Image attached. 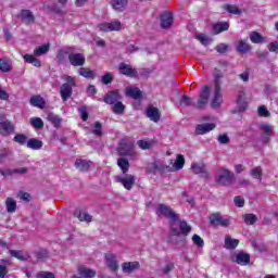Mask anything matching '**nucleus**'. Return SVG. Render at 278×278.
<instances>
[{
    "mask_svg": "<svg viewBox=\"0 0 278 278\" xmlns=\"http://www.w3.org/2000/svg\"><path fill=\"white\" fill-rule=\"evenodd\" d=\"M117 153L119 157H128V160H136L138 152H136V146L129 138L121 139L117 147Z\"/></svg>",
    "mask_w": 278,
    "mask_h": 278,
    "instance_id": "1",
    "label": "nucleus"
},
{
    "mask_svg": "<svg viewBox=\"0 0 278 278\" xmlns=\"http://www.w3.org/2000/svg\"><path fill=\"white\" fill-rule=\"evenodd\" d=\"M50 49V43L39 46L34 50V54H25L23 59L25 60V62H27V64H33V66H36V68H40V66H42V63L38 58H40L41 55H47Z\"/></svg>",
    "mask_w": 278,
    "mask_h": 278,
    "instance_id": "2",
    "label": "nucleus"
},
{
    "mask_svg": "<svg viewBox=\"0 0 278 278\" xmlns=\"http://www.w3.org/2000/svg\"><path fill=\"white\" fill-rule=\"evenodd\" d=\"M220 79H223V75L216 74L215 75V81H214V89L211 92V108L213 110H218L220 105H223V93H222V83Z\"/></svg>",
    "mask_w": 278,
    "mask_h": 278,
    "instance_id": "3",
    "label": "nucleus"
},
{
    "mask_svg": "<svg viewBox=\"0 0 278 278\" xmlns=\"http://www.w3.org/2000/svg\"><path fill=\"white\" fill-rule=\"evenodd\" d=\"M64 55H68V61L72 66H84L86 64V55L83 53H73V48H64L59 52V60Z\"/></svg>",
    "mask_w": 278,
    "mask_h": 278,
    "instance_id": "4",
    "label": "nucleus"
},
{
    "mask_svg": "<svg viewBox=\"0 0 278 278\" xmlns=\"http://www.w3.org/2000/svg\"><path fill=\"white\" fill-rule=\"evenodd\" d=\"M233 172L227 168H219L216 174V181L219 186H231L233 184Z\"/></svg>",
    "mask_w": 278,
    "mask_h": 278,
    "instance_id": "5",
    "label": "nucleus"
},
{
    "mask_svg": "<svg viewBox=\"0 0 278 278\" xmlns=\"http://www.w3.org/2000/svg\"><path fill=\"white\" fill-rule=\"evenodd\" d=\"M179 228L181 233H184L185 236H187V233H190V231H192V227H190L188 223L181 222L179 220V217H176L174 222H170L172 233H174V236H179Z\"/></svg>",
    "mask_w": 278,
    "mask_h": 278,
    "instance_id": "6",
    "label": "nucleus"
},
{
    "mask_svg": "<svg viewBox=\"0 0 278 278\" xmlns=\"http://www.w3.org/2000/svg\"><path fill=\"white\" fill-rule=\"evenodd\" d=\"M65 84L61 86V99L66 101L73 94V88H75V78L73 76H67L65 78Z\"/></svg>",
    "mask_w": 278,
    "mask_h": 278,
    "instance_id": "7",
    "label": "nucleus"
},
{
    "mask_svg": "<svg viewBox=\"0 0 278 278\" xmlns=\"http://www.w3.org/2000/svg\"><path fill=\"white\" fill-rule=\"evenodd\" d=\"M155 214L163 216L164 218H168L170 223H175V220H177V214H175V211L166 204H159L155 210Z\"/></svg>",
    "mask_w": 278,
    "mask_h": 278,
    "instance_id": "8",
    "label": "nucleus"
},
{
    "mask_svg": "<svg viewBox=\"0 0 278 278\" xmlns=\"http://www.w3.org/2000/svg\"><path fill=\"white\" fill-rule=\"evenodd\" d=\"M258 131H261L263 142H268L275 134V127L268 122H263L258 125Z\"/></svg>",
    "mask_w": 278,
    "mask_h": 278,
    "instance_id": "9",
    "label": "nucleus"
},
{
    "mask_svg": "<svg viewBox=\"0 0 278 278\" xmlns=\"http://www.w3.org/2000/svg\"><path fill=\"white\" fill-rule=\"evenodd\" d=\"M116 184H122L125 190H131L136 184V176L131 174H124L119 176H115Z\"/></svg>",
    "mask_w": 278,
    "mask_h": 278,
    "instance_id": "10",
    "label": "nucleus"
},
{
    "mask_svg": "<svg viewBox=\"0 0 278 278\" xmlns=\"http://www.w3.org/2000/svg\"><path fill=\"white\" fill-rule=\"evenodd\" d=\"M97 29H99V31H121V29H123V24L118 20L103 22L98 24Z\"/></svg>",
    "mask_w": 278,
    "mask_h": 278,
    "instance_id": "11",
    "label": "nucleus"
},
{
    "mask_svg": "<svg viewBox=\"0 0 278 278\" xmlns=\"http://www.w3.org/2000/svg\"><path fill=\"white\" fill-rule=\"evenodd\" d=\"M104 264L106 268H109V270H111L112 273H118L119 265L116 254L111 252L104 254Z\"/></svg>",
    "mask_w": 278,
    "mask_h": 278,
    "instance_id": "12",
    "label": "nucleus"
},
{
    "mask_svg": "<svg viewBox=\"0 0 278 278\" xmlns=\"http://www.w3.org/2000/svg\"><path fill=\"white\" fill-rule=\"evenodd\" d=\"M210 94H211L210 87L207 86L203 87L200 92L198 102L195 104V108H198V110H203V108L207 105V102L210 101Z\"/></svg>",
    "mask_w": 278,
    "mask_h": 278,
    "instance_id": "13",
    "label": "nucleus"
},
{
    "mask_svg": "<svg viewBox=\"0 0 278 278\" xmlns=\"http://www.w3.org/2000/svg\"><path fill=\"white\" fill-rule=\"evenodd\" d=\"M169 165L164 164V161H155L148 165V173H168Z\"/></svg>",
    "mask_w": 278,
    "mask_h": 278,
    "instance_id": "14",
    "label": "nucleus"
},
{
    "mask_svg": "<svg viewBox=\"0 0 278 278\" xmlns=\"http://www.w3.org/2000/svg\"><path fill=\"white\" fill-rule=\"evenodd\" d=\"M168 173H176V170H181L184 166H186V157H184V154H178L176 156L175 161H170Z\"/></svg>",
    "mask_w": 278,
    "mask_h": 278,
    "instance_id": "15",
    "label": "nucleus"
},
{
    "mask_svg": "<svg viewBox=\"0 0 278 278\" xmlns=\"http://www.w3.org/2000/svg\"><path fill=\"white\" fill-rule=\"evenodd\" d=\"M210 223L211 225H215V226L219 225L220 227H229V225H231L229 219L223 217L218 213H214L210 216Z\"/></svg>",
    "mask_w": 278,
    "mask_h": 278,
    "instance_id": "16",
    "label": "nucleus"
},
{
    "mask_svg": "<svg viewBox=\"0 0 278 278\" xmlns=\"http://www.w3.org/2000/svg\"><path fill=\"white\" fill-rule=\"evenodd\" d=\"M232 262H236L239 266H249V264H251V255L244 252H238L232 255Z\"/></svg>",
    "mask_w": 278,
    "mask_h": 278,
    "instance_id": "17",
    "label": "nucleus"
},
{
    "mask_svg": "<svg viewBox=\"0 0 278 278\" xmlns=\"http://www.w3.org/2000/svg\"><path fill=\"white\" fill-rule=\"evenodd\" d=\"M128 3L129 0H110V5L114 12H125V10H127Z\"/></svg>",
    "mask_w": 278,
    "mask_h": 278,
    "instance_id": "18",
    "label": "nucleus"
},
{
    "mask_svg": "<svg viewBox=\"0 0 278 278\" xmlns=\"http://www.w3.org/2000/svg\"><path fill=\"white\" fill-rule=\"evenodd\" d=\"M138 268H140V263L138 261L125 262L122 264V270L127 275H131V273H136Z\"/></svg>",
    "mask_w": 278,
    "mask_h": 278,
    "instance_id": "19",
    "label": "nucleus"
},
{
    "mask_svg": "<svg viewBox=\"0 0 278 278\" xmlns=\"http://www.w3.org/2000/svg\"><path fill=\"white\" fill-rule=\"evenodd\" d=\"M213 129H216V124H214V123L199 124L195 127V134H198V136H203L205 134H210V131H213Z\"/></svg>",
    "mask_w": 278,
    "mask_h": 278,
    "instance_id": "20",
    "label": "nucleus"
},
{
    "mask_svg": "<svg viewBox=\"0 0 278 278\" xmlns=\"http://www.w3.org/2000/svg\"><path fill=\"white\" fill-rule=\"evenodd\" d=\"M14 131V126L8 119L0 122V134L1 136H8Z\"/></svg>",
    "mask_w": 278,
    "mask_h": 278,
    "instance_id": "21",
    "label": "nucleus"
},
{
    "mask_svg": "<svg viewBox=\"0 0 278 278\" xmlns=\"http://www.w3.org/2000/svg\"><path fill=\"white\" fill-rule=\"evenodd\" d=\"M237 105L239 112H244L249 103L247 102V93L244 91H240L237 98Z\"/></svg>",
    "mask_w": 278,
    "mask_h": 278,
    "instance_id": "22",
    "label": "nucleus"
},
{
    "mask_svg": "<svg viewBox=\"0 0 278 278\" xmlns=\"http://www.w3.org/2000/svg\"><path fill=\"white\" fill-rule=\"evenodd\" d=\"M119 99L121 93H118V91H111L105 96L104 103H108L109 105H114L119 102Z\"/></svg>",
    "mask_w": 278,
    "mask_h": 278,
    "instance_id": "23",
    "label": "nucleus"
},
{
    "mask_svg": "<svg viewBox=\"0 0 278 278\" xmlns=\"http://www.w3.org/2000/svg\"><path fill=\"white\" fill-rule=\"evenodd\" d=\"M119 73H122V75H127V77H136L138 75L136 70L131 68V65L125 63L119 64Z\"/></svg>",
    "mask_w": 278,
    "mask_h": 278,
    "instance_id": "24",
    "label": "nucleus"
},
{
    "mask_svg": "<svg viewBox=\"0 0 278 278\" xmlns=\"http://www.w3.org/2000/svg\"><path fill=\"white\" fill-rule=\"evenodd\" d=\"M173 25V14L165 12L161 15V27L168 29Z\"/></svg>",
    "mask_w": 278,
    "mask_h": 278,
    "instance_id": "25",
    "label": "nucleus"
},
{
    "mask_svg": "<svg viewBox=\"0 0 278 278\" xmlns=\"http://www.w3.org/2000/svg\"><path fill=\"white\" fill-rule=\"evenodd\" d=\"M9 254L11 257H15V260H20V262H27V260L29 258V254L21 250H9Z\"/></svg>",
    "mask_w": 278,
    "mask_h": 278,
    "instance_id": "26",
    "label": "nucleus"
},
{
    "mask_svg": "<svg viewBox=\"0 0 278 278\" xmlns=\"http://www.w3.org/2000/svg\"><path fill=\"white\" fill-rule=\"evenodd\" d=\"M147 116L150 121H153V123H157L160 121V110L155 106H149L147 109Z\"/></svg>",
    "mask_w": 278,
    "mask_h": 278,
    "instance_id": "27",
    "label": "nucleus"
},
{
    "mask_svg": "<svg viewBox=\"0 0 278 278\" xmlns=\"http://www.w3.org/2000/svg\"><path fill=\"white\" fill-rule=\"evenodd\" d=\"M42 140L38 138H31L26 142L27 149H33V151H39V149H42Z\"/></svg>",
    "mask_w": 278,
    "mask_h": 278,
    "instance_id": "28",
    "label": "nucleus"
},
{
    "mask_svg": "<svg viewBox=\"0 0 278 278\" xmlns=\"http://www.w3.org/2000/svg\"><path fill=\"white\" fill-rule=\"evenodd\" d=\"M117 166L122 170L123 175L129 173V160L125 159V156L117 159Z\"/></svg>",
    "mask_w": 278,
    "mask_h": 278,
    "instance_id": "29",
    "label": "nucleus"
},
{
    "mask_svg": "<svg viewBox=\"0 0 278 278\" xmlns=\"http://www.w3.org/2000/svg\"><path fill=\"white\" fill-rule=\"evenodd\" d=\"M126 96L131 97V99H140L142 91L138 87L130 86L126 88Z\"/></svg>",
    "mask_w": 278,
    "mask_h": 278,
    "instance_id": "30",
    "label": "nucleus"
},
{
    "mask_svg": "<svg viewBox=\"0 0 278 278\" xmlns=\"http://www.w3.org/2000/svg\"><path fill=\"white\" fill-rule=\"evenodd\" d=\"M20 17L27 25L34 23V21H35L34 13H31V11H29V10H22L21 14H20Z\"/></svg>",
    "mask_w": 278,
    "mask_h": 278,
    "instance_id": "31",
    "label": "nucleus"
},
{
    "mask_svg": "<svg viewBox=\"0 0 278 278\" xmlns=\"http://www.w3.org/2000/svg\"><path fill=\"white\" fill-rule=\"evenodd\" d=\"M74 216H76L77 219H79L81 223H91L92 216L90 214L86 213V211H76L74 213Z\"/></svg>",
    "mask_w": 278,
    "mask_h": 278,
    "instance_id": "32",
    "label": "nucleus"
},
{
    "mask_svg": "<svg viewBox=\"0 0 278 278\" xmlns=\"http://www.w3.org/2000/svg\"><path fill=\"white\" fill-rule=\"evenodd\" d=\"M222 8L228 12V14H235L236 16H240V14H242V10L235 4H224Z\"/></svg>",
    "mask_w": 278,
    "mask_h": 278,
    "instance_id": "33",
    "label": "nucleus"
},
{
    "mask_svg": "<svg viewBox=\"0 0 278 278\" xmlns=\"http://www.w3.org/2000/svg\"><path fill=\"white\" fill-rule=\"evenodd\" d=\"M30 104L34 108H39L40 110L45 109V99L40 96H33L30 98Z\"/></svg>",
    "mask_w": 278,
    "mask_h": 278,
    "instance_id": "34",
    "label": "nucleus"
},
{
    "mask_svg": "<svg viewBox=\"0 0 278 278\" xmlns=\"http://www.w3.org/2000/svg\"><path fill=\"white\" fill-rule=\"evenodd\" d=\"M229 29V23L227 22H219L213 25L214 34H223V31H227Z\"/></svg>",
    "mask_w": 278,
    "mask_h": 278,
    "instance_id": "35",
    "label": "nucleus"
},
{
    "mask_svg": "<svg viewBox=\"0 0 278 278\" xmlns=\"http://www.w3.org/2000/svg\"><path fill=\"white\" fill-rule=\"evenodd\" d=\"M240 244V241L238 239L231 238V236L225 237V249L233 250Z\"/></svg>",
    "mask_w": 278,
    "mask_h": 278,
    "instance_id": "36",
    "label": "nucleus"
},
{
    "mask_svg": "<svg viewBox=\"0 0 278 278\" xmlns=\"http://www.w3.org/2000/svg\"><path fill=\"white\" fill-rule=\"evenodd\" d=\"M75 167L77 170L86 172L90 168V162L86 160L78 159L75 162Z\"/></svg>",
    "mask_w": 278,
    "mask_h": 278,
    "instance_id": "37",
    "label": "nucleus"
},
{
    "mask_svg": "<svg viewBox=\"0 0 278 278\" xmlns=\"http://www.w3.org/2000/svg\"><path fill=\"white\" fill-rule=\"evenodd\" d=\"M191 170L194 175H205V164L203 163H192Z\"/></svg>",
    "mask_w": 278,
    "mask_h": 278,
    "instance_id": "38",
    "label": "nucleus"
},
{
    "mask_svg": "<svg viewBox=\"0 0 278 278\" xmlns=\"http://www.w3.org/2000/svg\"><path fill=\"white\" fill-rule=\"evenodd\" d=\"M5 207L9 214H14V212H16V200L13 198H7Z\"/></svg>",
    "mask_w": 278,
    "mask_h": 278,
    "instance_id": "39",
    "label": "nucleus"
},
{
    "mask_svg": "<svg viewBox=\"0 0 278 278\" xmlns=\"http://www.w3.org/2000/svg\"><path fill=\"white\" fill-rule=\"evenodd\" d=\"M237 51L239 53H249V51H251V46L247 42V40H239Z\"/></svg>",
    "mask_w": 278,
    "mask_h": 278,
    "instance_id": "40",
    "label": "nucleus"
},
{
    "mask_svg": "<svg viewBox=\"0 0 278 278\" xmlns=\"http://www.w3.org/2000/svg\"><path fill=\"white\" fill-rule=\"evenodd\" d=\"M78 74L81 77H85L86 79H93V77H94V72H92V70H90L88 67H80L78 70Z\"/></svg>",
    "mask_w": 278,
    "mask_h": 278,
    "instance_id": "41",
    "label": "nucleus"
},
{
    "mask_svg": "<svg viewBox=\"0 0 278 278\" xmlns=\"http://www.w3.org/2000/svg\"><path fill=\"white\" fill-rule=\"evenodd\" d=\"M250 40L253 45H262V42H264V37L257 31H252L250 33Z\"/></svg>",
    "mask_w": 278,
    "mask_h": 278,
    "instance_id": "42",
    "label": "nucleus"
},
{
    "mask_svg": "<svg viewBox=\"0 0 278 278\" xmlns=\"http://www.w3.org/2000/svg\"><path fill=\"white\" fill-rule=\"evenodd\" d=\"M263 173H264V170L262 169V167L256 166L251 169L250 175H251V177H253V179H257L258 181H262Z\"/></svg>",
    "mask_w": 278,
    "mask_h": 278,
    "instance_id": "43",
    "label": "nucleus"
},
{
    "mask_svg": "<svg viewBox=\"0 0 278 278\" xmlns=\"http://www.w3.org/2000/svg\"><path fill=\"white\" fill-rule=\"evenodd\" d=\"M91 134L98 138H101V136H103V125H101L99 122H96L93 124V128H91Z\"/></svg>",
    "mask_w": 278,
    "mask_h": 278,
    "instance_id": "44",
    "label": "nucleus"
},
{
    "mask_svg": "<svg viewBox=\"0 0 278 278\" xmlns=\"http://www.w3.org/2000/svg\"><path fill=\"white\" fill-rule=\"evenodd\" d=\"M47 121L53 125V127H58L62 124V119L59 115H55L53 113H50L47 117Z\"/></svg>",
    "mask_w": 278,
    "mask_h": 278,
    "instance_id": "45",
    "label": "nucleus"
},
{
    "mask_svg": "<svg viewBox=\"0 0 278 278\" xmlns=\"http://www.w3.org/2000/svg\"><path fill=\"white\" fill-rule=\"evenodd\" d=\"M197 40L201 42L204 47H207V45H212V38L206 36L205 34H198L195 35Z\"/></svg>",
    "mask_w": 278,
    "mask_h": 278,
    "instance_id": "46",
    "label": "nucleus"
},
{
    "mask_svg": "<svg viewBox=\"0 0 278 278\" xmlns=\"http://www.w3.org/2000/svg\"><path fill=\"white\" fill-rule=\"evenodd\" d=\"M137 146L139 149H142L143 151H147V149L153 148V141L151 140H139L137 141Z\"/></svg>",
    "mask_w": 278,
    "mask_h": 278,
    "instance_id": "47",
    "label": "nucleus"
},
{
    "mask_svg": "<svg viewBox=\"0 0 278 278\" xmlns=\"http://www.w3.org/2000/svg\"><path fill=\"white\" fill-rule=\"evenodd\" d=\"M0 265V278H5V275H8V266H10V260H1Z\"/></svg>",
    "mask_w": 278,
    "mask_h": 278,
    "instance_id": "48",
    "label": "nucleus"
},
{
    "mask_svg": "<svg viewBox=\"0 0 278 278\" xmlns=\"http://www.w3.org/2000/svg\"><path fill=\"white\" fill-rule=\"evenodd\" d=\"M243 220L245 225H255L257 223V216L255 214H245L243 215Z\"/></svg>",
    "mask_w": 278,
    "mask_h": 278,
    "instance_id": "49",
    "label": "nucleus"
},
{
    "mask_svg": "<svg viewBox=\"0 0 278 278\" xmlns=\"http://www.w3.org/2000/svg\"><path fill=\"white\" fill-rule=\"evenodd\" d=\"M30 125L35 127V129H42L45 127V122L40 117H33L30 118Z\"/></svg>",
    "mask_w": 278,
    "mask_h": 278,
    "instance_id": "50",
    "label": "nucleus"
},
{
    "mask_svg": "<svg viewBox=\"0 0 278 278\" xmlns=\"http://www.w3.org/2000/svg\"><path fill=\"white\" fill-rule=\"evenodd\" d=\"M257 112L258 116H262L264 118H268V116H270V111H268V109L265 105L258 106Z\"/></svg>",
    "mask_w": 278,
    "mask_h": 278,
    "instance_id": "51",
    "label": "nucleus"
},
{
    "mask_svg": "<svg viewBox=\"0 0 278 278\" xmlns=\"http://www.w3.org/2000/svg\"><path fill=\"white\" fill-rule=\"evenodd\" d=\"M113 112H114V114H123L125 112V106L123 105V103L121 101L116 102L113 105Z\"/></svg>",
    "mask_w": 278,
    "mask_h": 278,
    "instance_id": "52",
    "label": "nucleus"
},
{
    "mask_svg": "<svg viewBox=\"0 0 278 278\" xmlns=\"http://www.w3.org/2000/svg\"><path fill=\"white\" fill-rule=\"evenodd\" d=\"M11 68L12 66L10 65V62L0 59V71H2L3 73H8Z\"/></svg>",
    "mask_w": 278,
    "mask_h": 278,
    "instance_id": "53",
    "label": "nucleus"
},
{
    "mask_svg": "<svg viewBox=\"0 0 278 278\" xmlns=\"http://www.w3.org/2000/svg\"><path fill=\"white\" fill-rule=\"evenodd\" d=\"M36 278H55V274L51 271H39L37 273Z\"/></svg>",
    "mask_w": 278,
    "mask_h": 278,
    "instance_id": "54",
    "label": "nucleus"
},
{
    "mask_svg": "<svg viewBox=\"0 0 278 278\" xmlns=\"http://www.w3.org/2000/svg\"><path fill=\"white\" fill-rule=\"evenodd\" d=\"M14 141L17 142V144H27V136L25 135H16L14 137Z\"/></svg>",
    "mask_w": 278,
    "mask_h": 278,
    "instance_id": "55",
    "label": "nucleus"
},
{
    "mask_svg": "<svg viewBox=\"0 0 278 278\" xmlns=\"http://www.w3.org/2000/svg\"><path fill=\"white\" fill-rule=\"evenodd\" d=\"M78 112L83 121H88V109L86 106L78 108Z\"/></svg>",
    "mask_w": 278,
    "mask_h": 278,
    "instance_id": "56",
    "label": "nucleus"
},
{
    "mask_svg": "<svg viewBox=\"0 0 278 278\" xmlns=\"http://www.w3.org/2000/svg\"><path fill=\"white\" fill-rule=\"evenodd\" d=\"M180 105H184V106L192 105V98L188 96H182L180 99Z\"/></svg>",
    "mask_w": 278,
    "mask_h": 278,
    "instance_id": "57",
    "label": "nucleus"
},
{
    "mask_svg": "<svg viewBox=\"0 0 278 278\" xmlns=\"http://www.w3.org/2000/svg\"><path fill=\"white\" fill-rule=\"evenodd\" d=\"M192 242L195 247H203L204 244L203 239L199 235H193Z\"/></svg>",
    "mask_w": 278,
    "mask_h": 278,
    "instance_id": "58",
    "label": "nucleus"
},
{
    "mask_svg": "<svg viewBox=\"0 0 278 278\" xmlns=\"http://www.w3.org/2000/svg\"><path fill=\"white\" fill-rule=\"evenodd\" d=\"M233 202H235V205H236L237 207H244V198H242V197H240V195L235 197Z\"/></svg>",
    "mask_w": 278,
    "mask_h": 278,
    "instance_id": "59",
    "label": "nucleus"
},
{
    "mask_svg": "<svg viewBox=\"0 0 278 278\" xmlns=\"http://www.w3.org/2000/svg\"><path fill=\"white\" fill-rule=\"evenodd\" d=\"M215 49L217 53H227V49H229V47L225 43H219Z\"/></svg>",
    "mask_w": 278,
    "mask_h": 278,
    "instance_id": "60",
    "label": "nucleus"
},
{
    "mask_svg": "<svg viewBox=\"0 0 278 278\" xmlns=\"http://www.w3.org/2000/svg\"><path fill=\"white\" fill-rule=\"evenodd\" d=\"M101 81L102 84L108 86V84L112 83V75L110 73L105 74L104 76H102Z\"/></svg>",
    "mask_w": 278,
    "mask_h": 278,
    "instance_id": "61",
    "label": "nucleus"
},
{
    "mask_svg": "<svg viewBox=\"0 0 278 278\" xmlns=\"http://www.w3.org/2000/svg\"><path fill=\"white\" fill-rule=\"evenodd\" d=\"M14 173H17L20 175H25V173H27V167H18L10 170L11 175Z\"/></svg>",
    "mask_w": 278,
    "mask_h": 278,
    "instance_id": "62",
    "label": "nucleus"
},
{
    "mask_svg": "<svg viewBox=\"0 0 278 278\" xmlns=\"http://www.w3.org/2000/svg\"><path fill=\"white\" fill-rule=\"evenodd\" d=\"M268 50L273 53H278V42L274 41L268 45Z\"/></svg>",
    "mask_w": 278,
    "mask_h": 278,
    "instance_id": "63",
    "label": "nucleus"
},
{
    "mask_svg": "<svg viewBox=\"0 0 278 278\" xmlns=\"http://www.w3.org/2000/svg\"><path fill=\"white\" fill-rule=\"evenodd\" d=\"M18 198L22 199V201H29V199H31V195L27 192H21L18 193Z\"/></svg>",
    "mask_w": 278,
    "mask_h": 278,
    "instance_id": "64",
    "label": "nucleus"
}]
</instances>
